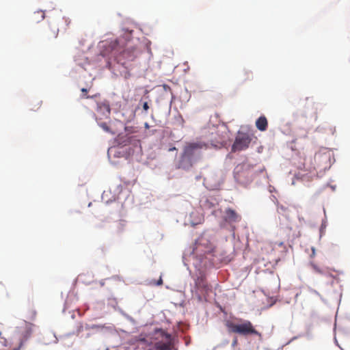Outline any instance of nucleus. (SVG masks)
Returning a JSON list of instances; mask_svg holds the SVG:
<instances>
[{
    "label": "nucleus",
    "instance_id": "5",
    "mask_svg": "<svg viewBox=\"0 0 350 350\" xmlns=\"http://www.w3.org/2000/svg\"><path fill=\"white\" fill-rule=\"evenodd\" d=\"M33 325L31 323L24 321L20 326H18L15 331V338L19 340V347L30 338L33 332Z\"/></svg>",
    "mask_w": 350,
    "mask_h": 350
},
{
    "label": "nucleus",
    "instance_id": "20",
    "mask_svg": "<svg viewBox=\"0 0 350 350\" xmlns=\"http://www.w3.org/2000/svg\"><path fill=\"white\" fill-rule=\"evenodd\" d=\"M237 344V338H234L232 341V347H235Z\"/></svg>",
    "mask_w": 350,
    "mask_h": 350
},
{
    "label": "nucleus",
    "instance_id": "21",
    "mask_svg": "<svg viewBox=\"0 0 350 350\" xmlns=\"http://www.w3.org/2000/svg\"><path fill=\"white\" fill-rule=\"evenodd\" d=\"M163 88H164L165 90H170V88L167 85H163Z\"/></svg>",
    "mask_w": 350,
    "mask_h": 350
},
{
    "label": "nucleus",
    "instance_id": "14",
    "mask_svg": "<svg viewBox=\"0 0 350 350\" xmlns=\"http://www.w3.org/2000/svg\"><path fill=\"white\" fill-rule=\"evenodd\" d=\"M36 14H40V19L41 20H43L44 18V17H45L44 12L42 11V10H40V11H38V12L34 13L35 19H37V18L36 17Z\"/></svg>",
    "mask_w": 350,
    "mask_h": 350
},
{
    "label": "nucleus",
    "instance_id": "25",
    "mask_svg": "<svg viewBox=\"0 0 350 350\" xmlns=\"http://www.w3.org/2000/svg\"><path fill=\"white\" fill-rule=\"evenodd\" d=\"M146 127H148V125L147 123H146Z\"/></svg>",
    "mask_w": 350,
    "mask_h": 350
},
{
    "label": "nucleus",
    "instance_id": "7",
    "mask_svg": "<svg viewBox=\"0 0 350 350\" xmlns=\"http://www.w3.org/2000/svg\"><path fill=\"white\" fill-rule=\"evenodd\" d=\"M195 285L202 294H208L211 291V286L204 275H200L196 279Z\"/></svg>",
    "mask_w": 350,
    "mask_h": 350
},
{
    "label": "nucleus",
    "instance_id": "13",
    "mask_svg": "<svg viewBox=\"0 0 350 350\" xmlns=\"http://www.w3.org/2000/svg\"><path fill=\"white\" fill-rule=\"evenodd\" d=\"M310 266L312 269L313 271L316 273L321 274V275H323L325 273V271L324 269H323L319 266H318L317 265H316L315 263H314L312 262L310 263Z\"/></svg>",
    "mask_w": 350,
    "mask_h": 350
},
{
    "label": "nucleus",
    "instance_id": "24",
    "mask_svg": "<svg viewBox=\"0 0 350 350\" xmlns=\"http://www.w3.org/2000/svg\"><path fill=\"white\" fill-rule=\"evenodd\" d=\"M279 208H280L282 210H284V208L282 206H280Z\"/></svg>",
    "mask_w": 350,
    "mask_h": 350
},
{
    "label": "nucleus",
    "instance_id": "1",
    "mask_svg": "<svg viewBox=\"0 0 350 350\" xmlns=\"http://www.w3.org/2000/svg\"><path fill=\"white\" fill-rule=\"evenodd\" d=\"M139 341L147 342L145 350H170L172 347V336L161 329H156L152 334H140Z\"/></svg>",
    "mask_w": 350,
    "mask_h": 350
},
{
    "label": "nucleus",
    "instance_id": "11",
    "mask_svg": "<svg viewBox=\"0 0 350 350\" xmlns=\"http://www.w3.org/2000/svg\"><path fill=\"white\" fill-rule=\"evenodd\" d=\"M58 33L59 28L56 26H53L45 31V36L48 40L54 39L57 37Z\"/></svg>",
    "mask_w": 350,
    "mask_h": 350
},
{
    "label": "nucleus",
    "instance_id": "10",
    "mask_svg": "<svg viewBox=\"0 0 350 350\" xmlns=\"http://www.w3.org/2000/svg\"><path fill=\"white\" fill-rule=\"evenodd\" d=\"M256 126L260 131H265L268 126V122L265 116H262L256 121Z\"/></svg>",
    "mask_w": 350,
    "mask_h": 350
},
{
    "label": "nucleus",
    "instance_id": "9",
    "mask_svg": "<svg viewBox=\"0 0 350 350\" xmlns=\"http://www.w3.org/2000/svg\"><path fill=\"white\" fill-rule=\"evenodd\" d=\"M217 137L211 140L210 144L215 148H221L226 144V137L222 135H219L218 132H215Z\"/></svg>",
    "mask_w": 350,
    "mask_h": 350
},
{
    "label": "nucleus",
    "instance_id": "16",
    "mask_svg": "<svg viewBox=\"0 0 350 350\" xmlns=\"http://www.w3.org/2000/svg\"><path fill=\"white\" fill-rule=\"evenodd\" d=\"M101 107H103L106 110L108 115L110 114V108H109V105L103 104V105L99 106L100 109H101Z\"/></svg>",
    "mask_w": 350,
    "mask_h": 350
},
{
    "label": "nucleus",
    "instance_id": "23",
    "mask_svg": "<svg viewBox=\"0 0 350 350\" xmlns=\"http://www.w3.org/2000/svg\"><path fill=\"white\" fill-rule=\"evenodd\" d=\"M3 325L1 323H0V330H1V328H2ZM1 331H0V337L1 338ZM2 338H4L3 337H2Z\"/></svg>",
    "mask_w": 350,
    "mask_h": 350
},
{
    "label": "nucleus",
    "instance_id": "19",
    "mask_svg": "<svg viewBox=\"0 0 350 350\" xmlns=\"http://www.w3.org/2000/svg\"><path fill=\"white\" fill-rule=\"evenodd\" d=\"M143 109L145 111H147L149 109V105L147 102L144 103L143 104Z\"/></svg>",
    "mask_w": 350,
    "mask_h": 350
},
{
    "label": "nucleus",
    "instance_id": "6",
    "mask_svg": "<svg viewBox=\"0 0 350 350\" xmlns=\"http://www.w3.org/2000/svg\"><path fill=\"white\" fill-rule=\"evenodd\" d=\"M251 141L252 137L250 134L239 132L232 146V151L235 152L247 149L249 147Z\"/></svg>",
    "mask_w": 350,
    "mask_h": 350
},
{
    "label": "nucleus",
    "instance_id": "12",
    "mask_svg": "<svg viewBox=\"0 0 350 350\" xmlns=\"http://www.w3.org/2000/svg\"><path fill=\"white\" fill-rule=\"evenodd\" d=\"M253 74L250 70H243L240 75V80L242 83H246L253 79Z\"/></svg>",
    "mask_w": 350,
    "mask_h": 350
},
{
    "label": "nucleus",
    "instance_id": "4",
    "mask_svg": "<svg viewBox=\"0 0 350 350\" xmlns=\"http://www.w3.org/2000/svg\"><path fill=\"white\" fill-rule=\"evenodd\" d=\"M226 325L229 332L232 333L242 336L256 335L259 337L262 336V334L255 329L253 324L247 320L239 319L238 323L227 321Z\"/></svg>",
    "mask_w": 350,
    "mask_h": 350
},
{
    "label": "nucleus",
    "instance_id": "3",
    "mask_svg": "<svg viewBox=\"0 0 350 350\" xmlns=\"http://www.w3.org/2000/svg\"><path fill=\"white\" fill-rule=\"evenodd\" d=\"M208 148V145L203 142L187 144L183 148V151L180 156V165L183 168L191 167L193 163L200 159L201 156L200 150Z\"/></svg>",
    "mask_w": 350,
    "mask_h": 350
},
{
    "label": "nucleus",
    "instance_id": "17",
    "mask_svg": "<svg viewBox=\"0 0 350 350\" xmlns=\"http://www.w3.org/2000/svg\"><path fill=\"white\" fill-rule=\"evenodd\" d=\"M100 126L106 131H109V127L108 126L107 124L105 122H103L100 124Z\"/></svg>",
    "mask_w": 350,
    "mask_h": 350
},
{
    "label": "nucleus",
    "instance_id": "18",
    "mask_svg": "<svg viewBox=\"0 0 350 350\" xmlns=\"http://www.w3.org/2000/svg\"><path fill=\"white\" fill-rule=\"evenodd\" d=\"M81 92L83 93H85V95L83 96V97H85V98H92V96H86V94L88 92V90L86 88H82L81 89Z\"/></svg>",
    "mask_w": 350,
    "mask_h": 350
},
{
    "label": "nucleus",
    "instance_id": "22",
    "mask_svg": "<svg viewBox=\"0 0 350 350\" xmlns=\"http://www.w3.org/2000/svg\"><path fill=\"white\" fill-rule=\"evenodd\" d=\"M162 283H163V280H162V279H161V278H160V279L159 280L158 282H157V284H158V285H161V284H162Z\"/></svg>",
    "mask_w": 350,
    "mask_h": 350
},
{
    "label": "nucleus",
    "instance_id": "2",
    "mask_svg": "<svg viewBox=\"0 0 350 350\" xmlns=\"http://www.w3.org/2000/svg\"><path fill=\"white\" fill-rule=\"evenodd\" d=\"M120 41L116 40L111 42V47L114 53L115 59L118 64L122 66L126 69H131L133 66V62L140 53L139 50L135 46H127L122 50Z\"/></svg>",
    "mask_w": 350,
    "mask_h": 350
},
{
    "label": "nucleus",
    "instance_id": "8",
    "mask_svg": "<svg viewBox=\"0 0 350 350\" xmlns=\"http://www.w3.org/2000/svg\"><path fill=\"white\" fill-rule=\"evenodd\" d=\"M223 219L226 222L232 224L240 221L241 216L234 210L227 208L224 211Z\"/></svg>",
    "mask_w": 350,
    "mask_h": 350
},
{
    "label": "nucleus",
    "instance_id": "15",
    "mask_svg": "<svg viewBox=\"0 0 350 350\" xmlns=\"http://www.w3.org/2000/svg\"><path fill=\"white\" fill-rule=\"evenodd\" d=\"M62 21L64 22L65 25H66L64 30H66L67 27L69 26V25L70 23V20L68 18L64 17L62 18Z\"/></svg>",
    "mask_w": 350,
    "mask_h": 350
}]
</instances>
